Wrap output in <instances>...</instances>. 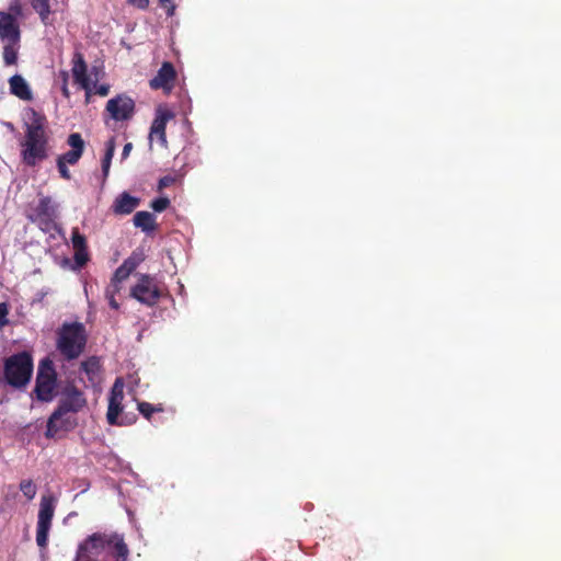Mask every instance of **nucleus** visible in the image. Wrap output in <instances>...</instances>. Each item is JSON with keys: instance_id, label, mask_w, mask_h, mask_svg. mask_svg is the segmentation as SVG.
Listing matches in <instances>:
<instances>
[{"instance_id": "f257e3e1", "label": "nucleus", "mask_w": 561, "mask_h": 561, "mask_svg": "<svg viewBox=\"0 0 561 561\" xmlns=\"http://www.w3.org/2000/svg\"><path fill=\"white\" fill-rule=\"evenodd\" d=\"M28 123H25V137L22 146V160L28 167H35L48 157V135L46 116L28 108Z\"/></svg>"}, {"instance_id": "f03ea898", "label": "nucleus", "mask_w": 561, "mask_h": 561, "mask_svg": "<svg viewBox=\"0 0 561 561\" xmlns=\"http://www.w3.org/2000/svg\"><path fill=\"white\" fill-rule=\"evenodd\" d=\"M88 333L79 321L64 322L56 331V350L66 362L78 359L85 351Z\"/></svg>"}, {"instance_id": "7ed1b4c3", "label": "nucleus", "mask_w": 561, "mask_h": 561, "mask_svg": "<svg viewBox=\"0 0 561 561\" xmlns=\"http://www.w3.org/2000/svg\"><path fill=\"white\" fill-rule=\"evenodd\" d=\"M4 378L8 385L15 389L25 388L32 377L33 358L27 352L11 355L4 362Z\"/></svg>"}, {"instance_id": "20e7f679", "label": "nucleus", "mask_w": 561, "mask_h": 561, "mask_svg": "<svg viewBox=\"0 0 561 561\" xmlns=\"http://www.w3.org/2000/svg\"><path fill=\"white\" fill-rule=\"evenodd\" d=\"M57 385V374L53 362L49 358H45L39 363L35 393L36 398L43 402H49L54 398V391Z\"/></svg>"}, {"instance_id": "39448f33", "label": "nucleus", "mask_w": 561, "mask_h": 561, "mask_svg": "<svg viewBox=\"0 0 561 561\" xmlns=\"http://www.w3.org/2000/svg\"><path fill=\"white\" fill-rule=\"evenodd\" d=\"M87 398L76 385L72 382L67 383L62 391L57 408L50 414V422L58 419V416L66 412L78 413L87 405Z\"/></svg>"}, {"instance_id": "423d86ee", "label": "nucleus", "mask_w": 561, "mask_h": 561, "mask_svg": "<svg viewBox=\"0 0 561 561\" xmlns=\"http://www.w3.org/2000/svg\"><path fill=\"white\" fill-rule=\"evenodd\" d=\"M162 296L156 278L149 274H141L136 285L130 288V297L148 307L156 306Z\"/></svg>"}, {"instance_id": "0eeeda50", "label": "nucleus", "mask_w": 561, "mask_h": 561, "mask_svg": "<svg viewBox=\"0 0 561 561\" xmlns=\"http://www.w3.org/2000/svg\"><path fill=\"white\" fill-rule=\"evenodd\" d=\"M55 505L51 496H43L39 503V512L36 527V543L41 549L48 545V534L51 527Z\"/></svg>"}, {"instance_id": "6e6552de", "label": "nucleus", "mask_w": 561, "mask_h": 561, "mask_svg": "<svg viewBox=\"0 0 561 561\" xmlns=\"http://www.w3.org/2000/svg\"><path fill=\"white\" fill-rule=\"evenodd\" d=\"M107 547H111V535L94 533L79 545L76 559L82 561L98 558Z\"/></svg>"}, {"instance_id": "1a4fd4ad", "label": "nucleus", "mask_w": 561, "mask_h": 561, "mask_svg": "<svg viewBox=\"0 0 561 561\" xmlns=\"http://www.w3.org/2000/svg\"><path fill=\"white\" fill-rule=\"evenodd\" d=\"M135 108V101L127 94L122 93L107 101L105 112L115 122H124L133 118Z\"/></svg>"}, {"instance_id": "9d476101", "label": "nucleus", "mask_w": 561, "mask_h": 561, "mask_svg": "<svg viewBox=\"0 0 561 561\" xmlns=\"http://www.w3.org/2000/svg\"><path fill=\"white\" fill-rule=\"evenodd\" d=\"M124 399L123 383L121 379H116L108 398V407L106 420L110 425L126 426L134 423V419L128 422L119 421L118 416L123 411L122 401Z\"/></svg>"}, {"instance_id": "9b49d317", "label": "nucleus", "mask_w": 561, "mask_h": 561, "mask_svg": "<svg viewBox=\"0 0 561 561\" xmlns=\"http://www.w3.org/2000/svg\"><path fill=\"white\" fill-rule=\"evenodd\" d=\"M178 79L176 70L172 62H162L157 75L149 80V87L152 90H162L164 94H170L175 87Z\"/></svg>"}, {"instance_id": "f8f14e48", "label": "nucleus", "mask_w": 561, "mask_h": 561, "mask_svg": "<svg viewBox=\"0 0 561 561\" xmlns=\"http://www.w3.org/2000/svg\"><path fill=\"white\" fill-rule=\"evenodd\" d=\"M173 118L174 113L172 111L161 105L158 106L150 127L149 138L152 140L156 137L162 147H168L165 128L168 122Z\"/></svg>"}, {"instance_id": "ddd939ff", "label": "nucleus", "mask_w": 561, "mask_h": 561, "mask_svg": "<svg viewBox=\"0 0 561 561\" xmlns=\"http://www.w3.org/2000/svg\"><path fill=\"white\" fill-rule=\"evenodd\" d=\"M57 217V207L49 196H42L37 205L33 208L32 215L28 218L33 222H38L41 226L48 227L54 222Z\"/></svg>"}, {"instance_id": "4468645a", "label": "nucleus", "mask_w": 561, "mask_h": 561, "mask_svg": "<svg viewBox=\"0 0 561 561\" xmlns=\"http://www.w3.org/2000/svg\"><path fill=\"white\" fill-rule=\"evenodd\" d=\"M78 425L76 413L66 412L65 414L58 416V419L50 422V416L47 420L45 437L46 438H57L59 433L70 432L76 428Z\"/></svg>"}, {"instance_id": "2eb2a0df", "label": "nucleus", "mask_w": 561, "mask_h": 561, "mask_svg": "<svg viewBox=\"0 0 561 561\" xmlns=\"http://www.w3.org/2000/svg\"><path fill=\"white\" fill-rule=\"evenodd\" d=\"M67 144L71 149L60 154L57 160L66 164L75 165L78 163L84 151V140L79 133H72L68 136Z\"/></svg>"}, {"instance_id": "dca6fc26", "label": "nucleus", "mask_w": 561, "mask_h": 561, "mask_svg": "<svg viewBox=\"0 0 561 561\" xmlns=\"http://www.w3.org/2000/svg\"><path fill=\"white\" fill-rule=\"evenodd\" d=\"M145 260V255L141 251H134L123 263L121 266L116 268L112 278L115 282L123 283L126 280L130 274L139 266V264Z\"/></svg>"}, {"instance_id": "f3484780", "label": "nucleus", "mask_w": 561, "mask_h": 561, "mask_svg": "<svg viewBox=\"0 0 561 561\" xmlns=\"http://www.w3.org/2000/svg\"><path fill=\"white\" fill-rule=\"evenodd\" d=\"M0 37L8 42H20V26L16 19L3 11H0Z\"/></svg>"}, {"instance_id": "a211bd4d", "label": "nucleus", "mask_w": 561, "mask_h": 561, "mask_svg": "<svg viewBox=\"0 0 561 561\" xmlns=\"http://www.w3.org/2000/svg\"><path fill=\"white\" fill-rule=\"evenodd\" d=\"M79 370L85 374L91 387H95L102 381V364L99 356H90L80 363Z\"/></svg>"}, {"instance_id": "6ab92c4d", "label": "nucleus", "mask_w": 561, "mask_h": 561, "mask_svg": "<svg viewBox=\"0 0 561 561\" xmlns=\"http://www.w3.org/2000/svg\"><path fill=\"white\" fill-rule=\"evenodd\" d=\"M71 242L75 249V262L78 267L84 266L89 261V252L85 237L80 233L79 228H72Z\"/></svg>"}, {"instance_id": "aec40b11", "label": "nucleus", "mask_w": 561, "mask_h": 561, "mask_svg": "<svg viewBox=\"0 0 561 561\" xmlns=\"http://www.w3.org/2000/svg\"><path fill=\"white\" fill-rule=\"evenodd\" d=\"M71 72L75 82L78 83L82 89H87L88 83H90L88 66L83 55L79 51L75 53L73 55Z\"/></svg>"}, {"instance_id": "412c9836", "label": "nucleus", "mask_w": 561, "mask_h": 561, "mask_svg": "<svg viewBox=\"0 0 561 561\" xmlns=\"http://www.w3.org/2000/svg\"><path fill=\"white\" fill-rule=\"evenodd\" d=\"M10 92L15 95L20 100L31 101L33 99V93L26 80L20 76L14 75L9 79Z\"/></svg>"}, {"instance_id": "4be33fe9", "label": "nucleus", "mask_w": 561, "mask_h": 561, "mask_svg": "<svg viewBox=\"0 0 561 561\" xmlns=\"http://www.w3.org/2000/svg\"><path fill=\"white\" fill-rule=\"evenodd\" d=\"M139 205V198L124 192L116 197L113 204V211L118 215H128L133 213Z\"/></svg>"}, {"instance_id": "5701e85b", "label": "nucleus", "mask_w": 561, "mask_h": 561, "mask_svg": "<svg viewBox=\"0 0 561 561\" xmlns=\"http://www.w3.org/2000/svg\"><path fill=\"white\" fill-rule=\"evenodd\" d=\"M134 225L144 232L150 233L156 229V217L149 211H137L133 218Z\"/></svg>"}, {"instance_id": "b1692460", "label": "nucleus", "mask_w": 561, "mask_h": 561, "mask_svg": "<svg viewBox=\"0 0 561 561\" xmlns=\"http://www.w3.org/2000/svg\"><path fill=\"white\" fill-rule=\"evenodd\" d=\"M111 547H113V554L115 561H127L129 549L124 541V538L117 534L111 535Z\"/></svg>"}, {"instance_id": "393cba45", "label": "nucleus", "mask_w": 561, "mask_h": 561, "mask_svg": "<svg viewBox=\"0 0 561 561\" xmlns=\"http://www.w3.org/2000/svg\"><path fill=\"white\" fill-rule=\"evenodd\" d=\"M53 0H31L32 8L38 13L42 22L47 23V20L51 13L50 3ZM56 2V0H54Z\"/></svg>"}, {"instance_id": "a878e982", "label": "nucleus", "mask_w": 561, "mask_h": 561, "mask_svg": "<svg viewBox=\"0 0 561 561\" xmlns=\"http://www.w3.org/2000/svg\"><path fill=\"white\" fill-rule=\"evenodd\" d=\"M115 152V139L111 138L106 141L105 153L102 159V173L104 180L108 176L111 162Z\"/></svg>"}, {"instance_id": "bb28decb", "label": "nucleus", "mask_w": 561, "mask_h": 561, "mask_svg": "<svg viewBox=\"0 0 561 561\" xmlns=\"http://www.w3.org/2000/svg\"><path fill=\"white\" fill-rule=\"evenodd\" d=\"M19 43L8 42L3 47V61L7 66L15 65L18 61Z\"/></svg>"}, {"instance_id": "cd10ccee", "label": "nucleus", "mask_w": 561, "mask_h": 561, "mask_svg": "<svg viewBox=\"0 0 561 561\" xmlns=\"http://www.w3.org/2000/svg\"><path fill=\"white\" fill-rule=\"evenodd\" d=\"M137 409L139 411V413L146 419V420H150L152 414L154 412H162L163 411V408L161 404L159 405H153L149 402H146V401H142V402H138L137 404Z\"/></svg>"}, {"instance_id": "c85d7f7f", "label": "nucleus", "mask_w": 561, "mask_h": 561, "mask_svg": "<svg viewBox=\"0 0 561 561\" xmlns=\"http://www.w3.org/2000/svg\"><path fill=\"white\" fill-rule=\"evenodd\" d=\"M20 490L27 500H33L37 493V486L31 479H25L20 482Z\"/></svg>"}, {"instance_id": "c756f323", "label": "nucleus", "mask_w": 561, "mask_h": 561, "mask_svg": "<svg viewBox=\"0 0 561 561\" xmlns=\"http://www.w3.org/2000/svg\"><path fill=\"white\" fill-rule=\"evenodd\" d=\"M170 205V201L168 197H159L151 202V208L154 211L161 213L165 210Z\"/></svg>"}, {"instance_id": "7c9ffc66", "label": "nucleus", "mask_w": 561, "mask_h": 561, "mask_svg": "<svg viewBox=\"0 0 561 561\" xmlns=\"http://www.w3.org/2000/svg\"><path fill=\"white\" fill-rule=\"evenodd\" d=\"M9 306L5 302H0V330L8 323Z\"/></svg>"}, {"instance_id": "2f4dec72", "label": "nucleus", "mask_w": 561, "mask_h": 561, "mask_svg": "<svg viewBox=\"0 0 561 561\" xmlns=\"http://www.w3.org/2000/svg\"><path fill=\"white\" fill-rule=\"evenodd\" d=\"M176 179L173 175H164L158 182V190L161 191L175 183Z\"/></svg>"}, {"instance_id": "473e14b6", "label": "nucleus", "mask_w": 561, "mask_h": 561, "mask_svg": "<svg viewBox=\"0 0 561 561\" xmlns=\"http://www.w3.org/2000/svg\"><path fill=\"white\" fill-rule=\"evenodd\" d=\"M60 77H61V92H62V95L66 98V99H69L70 98V92H69V89H68V80H69V76H68V72L67 71H60Z\"/></svg>"}, {"instance_id": "72a5a7b5", "label": "nucleus", "mask_w": 561, "mask_h": 561, "mask_svg": "<svg viewBox=\"0 0 561 561\" xmlns=\"http://www.w3.org/2000/svg\"><path fill=\"white\" fill-rule=\"evenodd\" d=\"M122 290V283L115 282L111 278L110 285L105 289V295L116 296Z\"/></svg>"}, {"instance_id": "f704fd0d", "label": "nucleus", "mask_w": 561, "mask_h": 561, "mask_svg": "<svg viewBox=\"0 0 561 561\" xmlns=\"http://www.w3.org/2000/svg\"><path fill=\"white\" fill-rule=\"evenodd\" d=\"M57 169H58V172H59V174H60V176L62 179H65V180H70L71 179L70 171L68 170L66 163H64L62 161L57 160Z\"/></svg>"}, {"instance_id": "c9c22d12", "label": "nucleus", "mask_w": 561, "mask_h": 561, "mask_svg": "<svg viewBox=\"0 0 561 561\" xmlns=\"http://www.w3.org/2000/svg\"><path fill=\"white\" fill-rule=\"evenodd\" d=\"M128 3L138 9L146 10L149 5V0H128Z\"/></svg>"}, {"instance_id": "e433bc0d", "label": "nucleus", "mask_w": 561, "mask_h": 561, "mask_svg": "<svg viewBox=\"0 0 561 561\" xmlns=\"http://www.w3.org/2000/svg\"><path fill=\"white\" fill-rule=\"evenodd\" d=\"M94 93L100 96H106L110 93V85L108 84L96 85Z\"/></svg>"}, {"instance_id": "4c0bfd02", "label": "nucleus", "mask_w": 561, "mask_h": 561, "mask_svg": "<svg viewBox=\"0 0 561 561\" xmlns=\"http://www.w3.org/2000/svg\"><path fill=\"white\" fill-rule=\"evenodd\" d=\"M107 301H108V305L112 309H115L117 310L119 308V304L117 302V300L115 299V296L113 295H105Z\"/></svg>"}, {"instance_id": "58836bf2", "label": "nucleus", "mask_w": 561, "mask_h": 561, "mask_svg": "<svg viewBox=\"0 0 561 561\" xmlns=\"http://www.w3.org/2000/svg\"><path fill=\"white\" fill-rule=\"evenodd\" d=\"M133 149V145L131 142H127L124 148H123V151H122V158L125 159L129 156L130 151Z\"/></svg>"}, {"instance_id": "ea45409f", "label": "nucleus", "mask_w": 561, "mask_h": 561, "mask_svg": "<svg viewBox=\"0 0 561 561\" xmlns=\"http://www.w3.org/2000/svg\"><path fill=\"white\" fill-rule=\"evenodd\" d=\"M83 90L85 91V103H90V98H91V94H92L91 84L88 83V88L83 89Z\"/></svg>"}, {"instance_id": "a19ab883", "label": "nucleus", "mask_w": 561, "mask_h": 561, "mask_svg": "<svg viewBox=\"0 0 561 561\" xmlns=\"http://www.w3.org/2000/svg\"><path fill=\"white\" fill-rule=\"evenodd\" d=\"M133 419H134V422H135L137 416L135 414H133L130 417L125 415L124 417H122L121 421L128 422V421H131Z\"/></svg>"}]
</instances>
